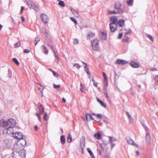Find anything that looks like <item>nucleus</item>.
I'll return each mask as SVG.
<instances>
[{"mask_svg":"<svg viewBox=\"0 0 158 158\" xmlns=\"http://www.w3.org/2000/svg\"><path fill=\"white\" fill-rule=\"evenodd\" d=\"M101 38L103 40H105L107 38L106 32L105 31H101Z\"/></svg>","mask_w":158,"mask_h":158,"instance_id":"f8f14e48","label":"nucleus"},{"mask_svg":"<svg viewBox=\"0 0 158 158\" xmlns=\"http://www.w3.org/2000/svg\"><path fill=\"white\" fill-rule=\"evenodd\" d=\"M70 19L75 24L77 25L78 24L77 20L75 19L74 18L70 17Z\"/></svg>","mask_w":158,"mask_h":158,"instance_id":"f704fd0d","label":"nucleus"},{"mask_svg":"<svg viewBox=\"0 0 158 158\" xmlns=\"http://www.w3.org/2000/svg\"><path fill=\"white\" fill-rule=\"evenodd\" d=\"M85 116L86 117V119L87 120L92 119V116L91 114H89L88 113H86L85 114Z\"/></svg>","mask_w":158,"mask_h":158,"instance_id":"c85d7f7f","label":"nucleus"},{"mask_svg":"<svg viewBox=\"0 0 158 158\" xmlns=\"http://www.w3.org/2000/svg\"><path fill=\"white\" fill-rule=\"evenodd\" d=\"M62 100L63 102H66V99L64 98H62Z\"/></svg>","mask_w":158,"mask_h":158,"instance_id":"774afa93","label":"nucleus"},{"mask_svg":"<svg viewBox=\"0 0 158 158\" xmlns=\"http://www.w3.org/2000/svg\"><path fill=\"white\" fill-rule=\"evenodd\" d=\"M42 47L43 48L44 53L46 54H48V51L47 48L44 45H43Z\"/></svg>","mask_w":158,"mask_h":158,"instance_id":"a878e982","label":"nucleus"},{"mask_svg":"<svg viewBox=\"0 0 158 158\" xmlns=\"http://www.w3.org/2000/svg\"><path fill=\"white\" fill-rule=\"evenodd\" d=\"M40 18L44 22V24H47L49 21V18L45 14H43L40 15Z\"/></svg>","mask_w":158,"mask_h":158,"instance_id":"423d86ee","label":"nucleus"},{"mask_svg":"<svg viewBox=\"0 0 158 158\" xmlns=\"http://www.w3.org/2000/svg\"><path fill=\"white\" fill-rule=\"evenodd\" d=\"M73 66H76L77 69H79L80 68V66L78 64H75L73 65Z\"/></svg>","mask_w":158,"mask_h":158,"instance_id":"864d4df0","label":"nucleus"},{"mask_svg":"<svg viewBox=\"0 0 158 158\" xmlns=\"http://www.w3.org/2000/svg\"><path fill=\"white\" fill-rule=\"evenodd\" d=\"M110 31L112 32H114L117 28V24L111 23L110 24Z\"/></svg>","mask_w":158,"mask_h":158,"instance_id":"9d476101","label":"nucleus"},{"mask_svg":"<svg viewBox=\"0 0 158 158\" xmlns=\"http://www.w3.org/2000/svg\"><path fill=\"white\" fill-rule=\"evenodd\" d=\"M82 141V142H81L80 143V145H83V146H84V142H85V138H84V137H82L81 138V141Z\"/></svg>","mask_w":158,"mask_h":158,"instance_id":"72a5a7b5","label":"nucleus"},{"mask_svg":"<svg viewBox=\"0 0 158 158\" xmlns=\"http://www.w3.org/2000/svg\"><path fill=\"white\" fill-rule=\"evenodd\" d=\"M127 35H124L123 39V41L126 43H128L129 38L127 36Z\"/></svg>","mask_w":158,"mask_h":158,"instance_id":"aec40b11","label":"nucleus"},{"mask_svg":"<svg viewBox=\"0 0 158 158\" xmlns=\"http://www.w3.org/2000/svg\"><path fill=\"white\" fill-rule=\"evenodd\" d=\"M118 25L120 27L124 26V21L122 19L120 20L117 23Z\"/></svg>","mask_w":158,"mask_h":158,"instance_id":"4be33fe9","label":"nucleus"},{"mask_svg":"<svg viewBox=\"0 0 158 158\" xmlns=\"http://www.w3.org/2000/svg\"><path fill=\"white\" fill-rule=\"evenodd\" d=\"M110 20L112 22V23L116 24L117 23L118 21L117 18L116 16H113L111 17Z\"/></svg>","mask_w":158,"mask_h":158,"instance_id":"2eb2a0df","label":"nucleus"},{"mask_svg":"<svg viewBox=\"0 0 158 158\" xmlns=\"http://www.w3.org/2000/svg\"><path fill=\"white\" fill-rule=\"evenodd\" d=\"M147 37L152 42H154V39L152 37L148 34L146 35Z\"/></svg>","mask_w":158,"mask_h":158,"instance_id":"4c0bfd02","label":"nucleus"},{"mask_svg":"<svg viewBox=\"0 0 158 158\" xmlns=\"http://www.w3.org/2000/svg\"><path fill=\"white\" fill-rule=\"evenodd\" d=\"M79 43V41L78 39H75L73 41V43L74 44H77Z\"/></svg>","mask_w":158,"mask_h":158,"instance_id":"58836bf2","label":"nucleus"},{"mask_svg":"<svg viewBox=\"0 0 158 158\" xmlns=\"http://www.w3.org/2000/svg\"><path fill=\"white\" fill-rule=\"evenodd\" d=\"M48 46L50 47L52 49L54 53L55 54H56L55 50H56V48L55 47V46L54 45V43H53L52 41H50V42H49L48 44Z\"/></svg>","mask_w":158,"mask_h":158,"instance_id":"1a4fd4ad","label":"nucleus"},{"mask_svg":"<svg viewBox=\"0 0 158 158\" xmlns=\"http://www.w3.org/2000/svg\"><path fill=\"white\" fill-rule=\"evenodd\" d=\"M53 86L54 88L56 89H59L60 87V86L59 84L58 85H56L55 84H53Z\"/></svg>","mask_w":158,"mask_h":158,"instance_id":"49530a36","label":"nucleus"},{"mask_svg":"<svg viewBox=\"0 0 158 158\" xmlns=\"http://www.w3.org/2000/svg\"><path fill=\"white\" fill-rule=\"evenodd\" d=\"M12 60L13 62L15 63L17 65H19V63L17 60L15 58H13L12 59Z\"/></svg>","mask_w":158,"mask_h":158,"instance_id":"2f4dec72","label":"nucleus"},{"mask_svg":"<svg viewBox=\"0 0 158 158\" xmlns=\"http://www.w3.org/2000/svg\"><path fill=\"white\" fill-rule=\"evenodd\" d=\"M127 142L129 144H131L132 145H134L135 144V143L131 139H128L127 140Z\"/></svg>","mask_w":158,"mask_h":158,"instance_id":"c756f323","label":"nucleus"},{"mask_svg":"<svg viewBox=\"0 0 158 158\" xmlns=\"http://www.w3.org/2000/svg\"><path fill=\"white\" fill-rule=\"evenodd\" d=\"M38 105L39 106V109L40 112L41 113H43L44 112V109L42 107V105L40 103H38Z\"/></svg>","mask_w":158,"mask_h":158,"instance_id":"b1692460","label":"nucleus"},{"mask_svg":"<svg viewBox=\"0 0 158 158\" xmlns=\"http://www.w3.org/2000/svg\"><path fill=\"white\" fill-rule=\"evenodd\" d=\"M26 144V141L23 138L19 139L15 145V147L17 149L20 150L23 148V146Z\"/></svg>","mask_w":158,"mask_h":158,"instance_id":"f257e3e1","label":"nucleus"},{"mask_svg":"<svg viewBox=\"0 0 158 158\" xmlns=\"http://www.w3.org/2000/svg\"><path fill=\"white\" fill-rule=\"evenodd\" d=\"M104 94L106 95V97L107 98V99L108 100L109 99V98L107 92L106 91V92H104Z\"/></svg>","mask_w":158,"mask_h":158,"instance_id":"8fccbe9b","label":"nucleus"},{"mask_svg":"<svg viewBox=\"0 0 158 158\" xmlns=\"http://www.w3.org/2000/svg\"><path fill=\"white\" fill-rule=\"evenodd\" d=\"M20 45L21 44L19 42L16 43L15 45V48H17L20 47Z\"/></svg>","mask_w":158,"mask_h":158,"instance_id":"a18cd8bd","label":"nucleus"},{"mask_svg":"<svg viewBox=\"0 0 158 158\" xmlns=\"http://www.w3.org/2000/svg\"><path fill=\"white\" fill-rule=\"evenodd\" d=\"M127 114L128 115V118H131V116L128 112H127Z\"/></svg>","mask_w":158,"mask_h":158,"instance_id":"0e129e2a","label":"nucleus"},{"mask_svg":"<svg viewBox=\"0 0 158 158\" xmlns=\"http://www.w3.org/2000/svg\"><path fill=\"white\" fill-rule=\"evenodd\" d=\"M21 21L22 22H24L25 21V18L23 17V16L21 17Z\"/></svg>","mask_w":158,"mask_h":158,"instance_id":"13d9d810","label":"nucleus"},{"mask_svg":"<svg viewBox=\"0 0 158 158\" xmlns=\"http://www.w3.org/2000/svg\"><path fill=\"white\" fill-rule=\"evenodd\" d=\"M59 4L62 7H64L65 6L64 2L62 1H60L59 2Z\"/></svg>","mask_w":158,"mask_h":158,"instance_id":"473e14b6","label":"nucleus"},{"mask_svg":"<svg viewBox=\"0 0 158 158\" xmlns=\"http://www.w3.org/2000/svg\"><path fill=\"white\" fill-rule=\"evenodd\" d=\"M133 2V0H129L127 1V3L129 5L131 6L132 5Z\"/></svg>","mask_w":158,"mask_h":158,"instance_id":"a19ab883","label":"nucleus"},{"mask_svg":"<svg viewBox=\"0 0 158 158\" xmlns=\"http://www.w3.org/2000/svg\"><path fill=\"white\" fill-rule=\"evenodd\" d=\"M118 13V12L115 11L114 10L113 11H108V14L110 15L114 14H117Z\"/></svg>","mask_w":158,"mask_h":158,"instance_id":"c9c22d12","label":"nucleus"},{"mask_svg":"<svg viewBox=\"0 0 158 158\" xmlns=\"http://www.w3.org/2000/svg\"><path fill=\"white\" fill-rule=\"evenodd\" d=\"M129 119L131 123H132L133 122V118L131 116V118H129Z\"/></svg>","mask_w":158,"mask_h":158,"instance_id":"bf43d9fd","label":"nucleus"},{"mask_svg":"<svg viewBox=\"0 0 158 158\" xmlns=\"http://www.w3.org/2000/svg\"><path fill=\"white\" fill-rule=\"evenodd\" d=\"M25 9V8L24 7L22 6L21 7V11H20V13L21 14H22L23 11V10H24Z\"/></svg>","mask_w":158,"mask_h":158,"instance_id":"4d7b16f0","label":"nucleus"},{"mask_svg":"<svg viewBox=\"0 0 158 158\" xmlns=\"http://www.w3.org/2000/svg\"><path fill=\"white\" fill-rule=\"evenodd\" d=\"M30 52V50L29 49H26L24 50V52L26 53H28Z\"/></svg>","mask_w":158,"mask_h":158,"instance_id":"6e6d98bb","label":"nucleus"},{"mask_svg":"<svg viewBox=\"0 0 158 158\" xmlns=\"http://www.w3.org/2000/svg\"><path fill=\"white\" fill-rule=\"evenodd\" d=\"M121 5L120 3L118 1L116 2L114 4L115 8L117 10L118 13H122L123 10L121 7Z\"/></svg>","mask_w":158,"mask_h":158,"instance_id":"7ed1b4c3","label":"nucleus"},{"mask_svg":"<svg viewBox=\"0 0 158 158\" xmlns=\"http://www.w3.org/2000/svg\"><path fill=\"white\" fill-rule=\"evenodd\" d=\"M94 35V33H93L89 32L88 34V37L89 38L93 36Z\"/></svg>","mask_w":158,"mask_h":158,"instance_id":"79ce46f5","label":"nucleus"},{"mask_svg":"<svg viewBox=\"0 0 158 158\" xmlns=\"http://www.w3.org/2000/svg\"><path fill=\"white\" fill-rule=\"evenodd\" d=\"M36 115L37 116L38 118V119H39V121H41V119L40 117V116L39 114H38L37 113H36Z\"/></svg>","mask_w":158,"mask_h":158,"instance_id":"5fc2aeb1","label":"nucleus"},{"mask_svg":"<svg viewBox=\"0 0 158 158\" xmlns=\"http://www.w3.org/2000/svg\"><path fill=\"white\" fill-rule=\"evenodd\" d=\"M103 77H107V76L106 74V73L104 72H103Z\"/></svg>","mask_w":158,"mask_h":158,"instance_id":"69168bd1","label":"nucleus"},{"mask_svg":"<svg viewBox=\"0 0 158 158\" xmlns=\"http://www.w3.org/2000/svg\"><path fill=\"white\" fill-rule=\"evenodd\" d=\"M92 119L96 121L99 122L100 119L102 118V116L101 114H94L93 113L91 114Z\"/></svg>","mask_w":158,"mask_h":158,"instance_id":"20e7f679","label":"nucleus"},{"mask_svg":"<svg viewBox=\"0 0 158 158\" xmlns=\"http://www.w3.org/2000/svg\"><path fill=\"white\" fill-rule=\"evenodd\" d=\"M72 137L70 134H68L67 137V141L69 143H70L72 142Z\"/></svg>","mask_w":158,"mask_h":158,"instance_id":"393cba45","label":"nucleus"},{"mask_svg":"<svg viewBox=\"0 0 158 158\" xmlns=\"http://www.w3.org/2000/svg\"><path fill=\"white\" fill-rule=\"evenodd\" d=\"M146 139L147 143H148V144H149L151 140V137L150 134L148 133H147L146 134Z\"/></svg>","mask_w":158,"mask_h":158,"instance_id":"6ab92c4d","label":"nucleus"},{"mask_svg":"<svg viewBox=\"0 0 158 158\" xmlns=\"http://www.w3.org/2000/svg\"><path fill=\"white\" fill-rule=\"evenodd\" d=\"M8 121L9 122V127L6 128V131L7 133H10L11 132V131H9L8 130L10 129L12 130V128L14 127L16 124L15 121L13 118H10L8 119Z\"/></svg>","mask_w":158,"mask_h":158,"instance_id":"f03ea898","label":"nucleus"},{"mask_svg":"<svg viewBox=\"0 0 158 158\" xmlns=\"http://www.w3.org/2000/svg\"><path fill=\"white\" fill-rule=\"evenodd\" d=\"M82 63H83V64H85V70L86 72L88 74H89V78H90V73L89 72V68H88V67H87V65L85 63H84V62H83Z\"/></svg>","mask_w":158,"mask_h":158,"instance_id":"5701e85b","label":"nucleus"},{"mask_svg":"<svg viewBox=\"0 0 158 158\" xmlns=\"http://www.w3.org/2000/svg\"><path fill=\"white\" fill-rule=\"evenodd\" d=\"M87 151L89 152V153L90 155V156L93 158H94V156L92 152V151L90 150L89 148H88L87 149Z\"/></svg>","mask_w":158,"mask_h":158,"instance_id":"cd10ccee","label":"nucleus"},{"mask_svg":"<svg viewBox=\"0 0 158 158\" xmlns=\"http://www.w3.org/2000/svg\"><path fill=\"white\" fill-rule=\"evenodd\" d=\"M92 81L93 82L94 85L95 87H97V82L95 81V80H94V77H92Z\"/></svg>","mask_w":158,"mask_h":158,"instance_id":"e433bc0d","label":"nucleus"},{"mask_svg":"<svg viewBox=\"0 0 158 158\" xmlns=\"http://www.w3.org/2000/svg\"><path fill=\"white\" fill-rule=\"evenodd\" d=\"M38 128L37 126V125L35 126V131H37L38 130Z\"/></svg>","mask_w":158,"mask_h":158,"instance_id":"680f3d73","label":"nucleus"},{"mask_svg":"<svg viewBox=\"0 0 158 158\" xmlns=\"http://www.w3.org/2000/svg\"><path fill=\"white\" fill-rule=\"evenodd\" d=\"M40 41V38L39 37H37L35 38V41L36 42L35 45H36L38 42Z\"/></svg>","mask_w":158,"mask_h":158,"instance_id":"c03bdc74","label":"nucleus"},{"mask_svg":"<svg viewBox=\"0 0 158 158\" xmlns=\"http://www.w3.org/2000/svg\"><path fill=\"white\" fill-rule=\"evenodd\" d=\"M60 140L63 144H64L65 143V138L64 135H62L60 136Z\"/></svg>","mask_w":158,"mask_h":158,"instance_id":"bb28decb","label":"nucleus"},{"mask_svg":"<svg viewBox=\"0 0 158 158\" xmlns=\"http://www.w3.org/2000/svg\"><path fill=\"white\" fill-rule=\"evenodd\" d=\"M104 80L106 82V85L108 84V78L107 77H104Z\"/></svg>","mask_w":158,"mask_h":158,"instance_id":"de8ad7c7","label":"nucleus"},{"mask_svg":"<svg viewBox=\"0 0 158 158\" xmlns=\"http://www.w3.org/2000/svg\"><path fill=\"white\" fill-rule=\"evenodd\" d=\"M99 41L97 39H95L92 42V48L94 50H97L98 49V43Z\"/></svg>","mask_w":158,"mask_h":158,"instance_id":"39448f33","label":"nucleus"},{"mask_svg":"<svg viewBox=\"0 0 158 158\" xmlns=\"http://www.w3.org/2000/svg\"><path fill=\"white\" fill-rule=\"evenodd\" d=\"M103 77H107V76L106 74V73L104 72H103Z\"/></svg>","mask_w":158,"mask_h":158,"instance_id":"338daca9","label":"nucleus"},{"mask_svg":"<svg viewBox=\"0 0 158 158\" xmlns=\"http://www.w3.org/2000/svg\"><path fill=\"white\" fill-rule=\"evenodd\" d=\"M154 81L155 84L158 85V75H156L155 77Z\"/></svg>","mask_w":158,"mask_h":158,"instance_id":"7c9ffc66","label":"nucleus"},{"mask_svg":"<svg viewBox=\"0 0 158 158\" xmlns=\"http://www.w3.org/2000/svg\"><path fill=\"white\" fill-rule=\"evenodd\" d=\"M71 11L74 15L77 13V12L73 8L71 9Z\"/></svg>","mask_w":158,"mask_h":158,"instance_id":"603ef678","label":"nucleus"},{"mask_svg":"<svg viewBox=\"0 0 158 158\" xmlns=\"http://www.w3.org/2000/svg\"><path fill=\"white\" fill-rule=\"evenodd\" d=\"M105 158H110V156L108 155H106L104 156Z\"/></svg>","mask_w":158,"mask_h":158,"instance_id":"e2e57ef3","label":"nucleus"},{"mask_svg":"<svg viewBox=\"0 0 158 158\" xmlns=\"http://www.w3.org/2000/svg\"><path fill=\"white\" fill-rule=\"evenodd\" d=\"M122 32L121 33H120L119 34L118 38V39H121L123 36V34L124 35H128L129 33V32L128 31H127L125 29H122Z\"/></svg>","mask_w":158,"mask_h":158,"instance_id":"9b49d317","label":"nucleus"},{"mask_svg":"<svg viewBox=\"0 0 158 158\" xmlns=\"http://www.w3.org/2000/svg\"><path fill=\"white\" fill-rule=\"evenodd\" d=\"M46 37H47V38L49 41H52L51 37L50 36H49V35H48V34L47 32H46Z\"/></svg>","mask_w":158,"mask_h":158,"instance_id":"37998d69","label":"nucleus"},{"mask_svg":"<svg viewBox=\"0 0 158 158\" xmlns=\"http://www.w3.org/2000/svg\"><path fill=\"white\" fill-rule=\"evenodd\" d=\"M130 65L131 67L134 68H138L139 67V64L135 62H131L130 63Z\"/></svg>","mask_w":158,"mask_h":158,"instance_id":"a211bd4d","label":"nucleus"},{"mask_svg":"<svg viewBox=\"0 0 158 158\" xmlns=\"http://www.w3.org/2000/svg\"><path fill=\"white\" fill-rule=\"evenodd\" d=\"M37 87L42 94L41 97H43V90L44 87V86L40 84H38Z\"/></svg>","mask_w":158,"mask_h":158,"instance_id":"4468645a","label":"nucleus"},{"mask_svg":"<svg viewBox=\"0 0 158 158\" xmlns=\"http://www.w3.org/2000/svg\"><path fill=\"white\" fill-rule=\"evenodd\" d=\"M97 101L100 104V105L103 107L105 108H106V104L103 102H102L100 99H99L98 98H97Z\"/></svg>","mask_w":158,"mask_h":158,"instance_id":"f3484780","label":"nucleus"},{"mask_svg":"<svg viewBox=\"0 0 158 158\" xmlns=\"http://www.w3.org/2000/svg\"><path fill=\"white\" fill-rule=\"evenodd\" d=\"M28 6L30 8H33L34 6V4L31 0H28L26 1Z\"/></svg>","mask_w":158,"mask_h":158,"instance_id":"dca6fc26","label":"nucleus"},{"mask_svg":"<svg viewBox=\"0 0 158 158\" xmlns=\"http://www.w3.org/2000/svg\"><path fill=\"white\" fill-rule=\"evenodd\" d=\"M12 135L14 138L19 140L23 138V134L19 132L13 133Z\"/></svg>","mask_w":158,"mask_h":158,"instance_id":"0eeeda50","label":"nucleus"},{"mask_svg":"<svg viewBox=\"0 0 158 158\" xmlns=\"http://www.w3.org/2000/svg\"><path fill=\"white\" fill-rule=\"evenodd\" d=\"M0 125L2 127H6L9 126V122L8 121L2 119L0 121Z\"/></svg>","mask_w":158,"mask_h":158,"instance_id":"6e6552de","label":"nucleus"},{"mask_svg":"<svg viewBox=\"0 0 158 158\" xmlns=\"http://www.w3.org/2000/svg\"><path fill=\"white\" fill-rule=\"evenodd\" d=\"M53 75L56 77H57L58 76V75L57 73L55 72L54 71L53 72Z\"/></svg>","mask_w":158,"mask_h":158,"instance_id":"09e8293b","label":"nucleus"},{"mask_svg":"<svg viewBox=\"0 0 158 158\" xmlns=\"http://www.w3.org/2000/svg\"><path fill=\"white\" fill-rule=\"evenodd\" d=\"M97 150H98V152H99V154L100 155H102V153L101 151V150H100V149H98Z\"/></svg>","mask_w":158,"mask_h":158,"instance_id":"052dcab7","label":"nucleus"},{"mask_svg":"<svg viewBox=\"0 0 158 158\" xmlns=\"http://www.w3.org/2000/svg\"><path fill=\"white\" fill-rule=\"evenodd\" d=\"M47 117H48V114H47V113L46 112L44 114L43 118L45 119V120L47 121L48 120Z\"/></svg>","mask_w":158,"mask_h":158,"instance_id":"ea45409f","label":"nucleus"},{"mask_svg":"<svg viewBox=\"0 0 158 158\" xmlns=\"http://www.w3.org/2000/svg\"><path fill=\"white\" fill-rule=\"evenodd\" d=\"M80 90L82 91L83 92L84 90V88L83 86L81 83L80 84Z\"/></svg>","mask_w":158,"mask_h":158,"instance_id":"3c124183","label":"nucleus"},{"mask_svg":"<svg viewBox=\"0 0 158 158\" xmlns=\"http://www.w3.org/2000/svg\"><path fill=\"white\" fill-rule=\"evenodd\" d=\"M127 63V62L125 60H118L116 62V64H124Z\"/></svg>","mask_w":158,"mask_h":158,"instance_id":"ddd939ff","label":"nucleus"},{"mask_svg":"<svg viewBox=\"0 0 158 158\" xmlns=\"http://www.w3.org/2000/svg\"><path fill=\"white\" fill-rule=\"evenodd\" d=\"M94 136L97 139H99L101 138L102 135L100 132L98 131L94 134Z\"/></svg>","mask_w":158,"mask_h":158,"instance_id":"412c9836","label":"nucleus"}]
</instances>
